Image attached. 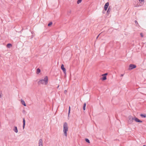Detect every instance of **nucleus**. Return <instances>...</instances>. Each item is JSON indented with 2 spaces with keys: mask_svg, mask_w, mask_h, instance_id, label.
Listing matches in <instances>:
<instances>
[{
  "mask_svg": "<svg viewBox=\"0 0 146 146\" xmlns=\"http://www.w3.org/2000/svg\"><path fill=\"white\" fill-rule=\"evenodd\" d=\"M48 77L47 76L44 77V79L40 80L38 82V85L40 84L46 85L48 83Z\"/></svg>",
  "mask_w": 146,
  "mask_h": 146,
  "instance_id": "obj_1",
  "label": "nucleus"
},
{
  "mask_svg": "<svg viewBox=\"0 0 146 146\" xmlns=\"http://www.w3.org/2000/svg\"><path fill=\"white\" fill-rule=\"evenodd\" d=\"M68 130V127L67 123L66 122H65L63 125V132L64 135L66 137L67 136V132Z\"/></svg>",
  "mask_w": 146,
  "mask_h": 146,
  "instance_id": "obj_2",
  "label": "nucleus"
},
{
  "mask_svg": "<svg viewBox=\"0 0 146 146\" xmlns=\"http://www.w3.org/2000/svg\"><path fill=\"white\" fill-rule=\"evenodd\" d=\"M128 123L129 124H131L132 123L133 120H134V117H133L132 116L129 115L128 117Z\"/></svg>",
  "mask_w": 146,
  "mask_h": 146,
  "instance_id": "obj_3",
  "label": "nucleus"
},
{
  "mask_svg": "<svg viewBox=\"0 0 146 146\" xmlns=\"http://www.w3.org/2000/svg\"><path fill=\"white\" fill-rule=\"evenodd\" d=\"M136 67V66L134 64H130L129 65V70H132L133 68H135Z\"/></svg>",
  "mask_w": 146,
  "mask_h": 146,
  "instance_id": "obj_4",
  "label": "nucleus"
},
{
  "mask_svg": "<svg viewBox=\"0 0 146 146\" xmlns=\"http://www.w3.org/2000/svg\"><path fill=\"white\" fill-rule=\"evenodd\" d=\"M61 69L62 70L64 73L66 74V70L65 68H64V65L63 64H62L61 66Z\"/></svg>",
  "mask_w": 146,
  "mask_h": 146,
  "instance_id": "obj_5",
  "label": "nucleus"
},
{
  "mask_svg": "<svg viewBox=\"0 0 146 146\" xmlns=\"http://www.w3.org/2000/svg\"><path fill=\"white\" fill-rule=\"evenodd\" d=\"M38 146H43V142L42 139H40L39 141Z\"/></svg>",
  "mask_w": 146,
  "mask_h": 146,
  "instance_id": "obj_6",
  "label": "nucleus"
},
{
  "mask_svg": "<svg viewBox=\"0 0 146 146\" xmlns=\"http://www.w3.org/2000/svg\"><path fill=\"white\" fill-rule=\"evenodd\" d=\"M109 5V3L108 2H107L106 3L104 6V10L105 11H106Z\"/></svg>",
  "mask_w": 146,
  "mask_h": 146,
  "instance_id": "obj_7",
  "label": "nucleus"
},
{
  "mask_svg": "<svg viewBox=\"0 0 146 146\" xmlns=\"http://www.w3.org/2000/svg\"><path fill=\"white\" fill-rule=\"evenodd\" d=\"M134 120L136 122L141 123L142 122V121L140 120L137 118H136L135 117H134Z\"/></svg>",
  "mask_w": 146,
  "mask_h": 146,
  "instance_id": "obj_8",
  "label": "nucleus"
},
{
  "mask_svg": "<svg viewBox=\"0 0 146 146\" xmlns=\"http://www.w3.org/2000/svg\"><path fill=\"white\" fill-rule=\"evenodd\" d=\"M21 104L23 105L24 106H26V104L25 102V101L22 99H21Z\"/></svg>",
  "mask_w": 146,
  "mask_h": 146,
  "instance_id": "obj_9",
  "label": "nucleus"
},
{
  "mask_svg": "<svg viewBox=\"0 0 146 146\" xmlns=\"http://www.w3.org/2000/svg\"><path fill=\"white\" fill-rule=\"evenodd\" d=\"M13 131L16 133H17L18 132L17 127L16 126H15L13 129Z\"/></svg>",
  "mask_w": 146,
  "mask_h": 146,
  "instance_id": "obj_10",
  "label": "nucleus"
},
{
  "mask_svg": "<svg viewBox=\"0 0 146 146\" xmlns=\"http://www.w3.org/2000/svg\"><path fill=\"white\" fill-rule=\"evenodd\" d=\"M111 7L110 6H109L108 9L107 11V13H109L111 11Z\"/></svg>",
  "mask_w": 146,
  "mask_h": 146,
  "instance_id": "obj_11",
  "label": "nucleus"
},
{
  "mask_svg": "<svg viewBox=\"0 0 146 146\" xmlns=\"http://www.w3.org/2000/svg\"><path fill=\"white\" fill-rule=\"evenodd\" d=\"M23 128L24 129V128L25 127V119L24 118L23 119Z\"/></svg>",
  "mask_w": 146,
  "mask_h": 146,
  "instance_id": "obj_12",
  "label": "nucleus"
},
{
  "mask_svg": "<svg viewBox=\"0 0 146 146\" xmlns=\"http://www.w3.org/2000/svg\"><path fill=\"white\" fill-rule=\"evenodd\" d=\"M71 13V10H69L68 11L67 14L68 15H70Z\"/></svg>",
  "mask_w": 146,
  "mask_h": 146,
  "instance_id": "obj_13",
  "label": "nucleus"
},
{
  "mask_svg": "<svg viewBox=\"0 0 146 146\" xmlns=\"http://www.w3.org/2000/svg\"><path fill=\"white\" fill-rule=\"evenodd\" d=\"M7 46L8 48H10L12 46V44L10 43H9L7 44Z\"/></svg>",
  "mask_w": 146,
  "mask_h": 146,
  "instance_id": "obj_14",
  "label": "nucleus"
},
{
  "mask_svg": "<svg viewBox=\"0 0 146 146\" xmlns=\"http://www.w3.org/2000/svg\"><path fill=\"white\" fill-rule=\"evenodd\" d=\"M40 72V69L39 68L37 69L36 70V73L37 74H38Z\"/></svg>",
  "mask_w": 146,
  "mask_h": 146,
  "instance_id": "obj_15",
  "label": "nucleus"
},
{
  "mask_svg": "<svg viewBox=\"0 0 146 146\" xmlns=\"http://www.w3.org/2000/svg\"><path fill=\"white\" fill-rule=\"evenodd\" d=\"M144 0H139V1L140 3L142 4H143L144 3Z\"/></svg>",
  "mask_w": 146,
  "mask_h": 146,
  "instance_id": "obj_16",
  "label": "nucleus"
},
{
  "mask_svg": "<svg viewBox=\"0 0 146 146\" xmlns=\"http://www.w3.org/2000/svg\"><path fill=\"white\" fill-rule=\"evenodd\" d=\"M103 77L102 79L103 80H105L106 79V76H102Z\"/></svg>",
  "mask_w": 146,
  "mask_h": 146,
  "instance_id": "obj_17",
  "label": "nucleus"
},
{
  "mask_svg": "<svg viewBox=\"0 0 146 146\" xmlns=\"http://www.w3.org/2000/svg\"><path fill=\"white\" fill-rule=\"evenodd\" d=\"M140 116L141 117H142L145 118L146 117V115L145 114H141L140 115Z\"/></svg>",
  "mask_w": 146,
  "mask_h": 146,
  "instance_id": "obj_18",
  "label": "nucleus"
},
{
  "mask_svg": "<svg viewBox=\"0 0 146 146\" xmlns=\"http://www.w3.org/2000/svg\"><path fill=\"white\" fill-rule=\"evenodd\" d=\"M85 141L87 142L88 143H90L89 140L88 139L86 138L85 139Z\"/></svg>",
  "mask_w": 146,
  "mask_h": 146,
  "instance_id": "obj_19",
  "label": "nucleus"
},
{
  "mask_svg": "<svg viewBox=\"0 0 146 146\" xmlns=\"http://www.w3.org/2000/svg\"><path fill=\"white\" fill-rule=\"evenodd\" d=\"M82 0H78L77 1V3L78 4H79L82 1Z\"/></svg>",
  "mask_w": 146,
  "mask_h": 146,
  "instance_id": "obj_20",
  "label": "nucleus"
},
{
  "mask_svg": "<svg viewBox=\"0 0 146 146\" xmlns=\"http://www.w3.org/2000/svg\"><path fill=\"white\" fill-rule=\"evenodd\" d=\"M52 22H50L48 24V26H50V25H51L52 24Z\"/></svg>",
  "mask_w": 146,
  "mask_h": 146,
  "instance_id": "obj_21",
  "label": "nucleus"
},
{
  "mask_svg": "<svg viewBox=\"0 0 146 146\" xmlns=\"http://www.w3.org/2000/svg\"><path fill=\"white\" fill-rule=\"evenodd\" d=\"M140 35H141V37H143V33H141L140 34Z\"/></svg>",
  "mask_w": 146,
  "mask_h": 146,
  "instance_id": "obj_22",
  "label": "nucleus"
},
{
  "mask_svg": "<svg viewBox=\"0 0 146 146\" xmlns=\"http://www.w3.org/2000/svg\"><path fill=\"white\" fill-rule=\"evenodd\" d=\"M108 74L107 73H105L104 74H103L102 75V76H106Z\"/></svg>",
  "mask_w": 146,
  "mask_h": 146,
  "instance_id": "obj_23",
  "label": "nucleus"
},
{
  "mask_svg": "<svg viewBox=\"0 0 146 146\" xmlns=\"http://www.w3.org/2000/svg\"><path fill=\"white\" fill-rule=\"evenodd\" d=\"M83 109L84 110H85V109H86V107L84 106H83Z\"/></svg>",
  "mask_w": 146,
  "mask_h": 146,
  "instance_id": "obj_24",
  "label": "nucleus"
},
{
  "mask_svg": "<svg viewBox=\"0 0 146 146\" xmlns=\"http://www.w3.org/2000/svg\"><path fill=\"white\" fill-rule=\"evenodd\" d=\"M102 33H100V34H99L98 36H97V37L96 38V39H97L98 38L99 36V35H100Z\"/></svg>",
  "mask_w": 146,
  "mask_h": 146,
  "instance_id": "obj_25",
  "label": "nucleus"
},
{
  "mask_svg": "<svg viewBox=\"0 0 146 146\" xmlns=\"http://www.w3.org/2000/svg\"><path fill=\"white\" fill-rule=\"evenodd\" d=\"M135 24L138 25V23L137 21H135Z\"/></svg>",
  "mask_w": 146,
  "mask_h": 146,
  "instance_id": "obj_26",
  "label": "nucleus"
},
{
  "mask_svg": "<svg viewBox=\"0 0 146 146\" xmlns=\"http://www.w3.org/2000/svg\"><path fill=\"white\" fill-rule=\"evenodd\" d=\"M67 90H65L64 91V93H65V94H66L67 93Z\"/></svg>",
  "mask_w": 146,
  "mask_h": 146,
  "instance_id": "obj_27",
  "label": "nucleus"
},
{
  "mask_svg": "<svg viewBox=\"0 0 146 146\" xmlns=\"http://www.w3.org/2000/svg\"><path fill=\"white\" fill-rule=\"evenodd\" d=\"M86 103H84V104L83 106H84L86 107Z\"/></svg>",
  "mask_w": 146,
  "mask_h": 146,
  "instance_id": "obj_28",
  "label": "nucleus"
},
{
  "mask_svg": "<svg viewBox=\"0 0 146 146\" xmlns=\"http://www.w3.org/2000/svg\"><path fill=\"white\" fill-rule=\"evenodd\" d=\"M70 106L69 108V111H70Z\"/></svg>",
  "mask_w": 146,
  "mask_h": 146,
  "instance_id": "obj_29",
  "label": "nucleus"
},
{
  "mask_svg": "<svg viewBox=\"0 0 146 146\" xmlns=\"http://www.w3.org/2000/svg\"><path fill=\"white\" fill-rule=\"evenodd\" d=\"M70 111H68V116H69V115L70 114Z\"/></svg>",
  "mask_w": 146,
  "mask_h": 146,
  "instance_id": "obj_30",
  "label": "nucleus"
},
{
  "mask_svg": "<svg viewBox=\"0 0 146 146\" xmlns=\"http://www.w3.org/2000/svg\"><path fill=\"white\" fill-rule=\"evenodd\" d=\"M2 97V96L1 94H0V98H1Z\"/></svg>",
  "mask_w": 146,
  "mask_h": 146,
  "instance_id": "obj_31",
  "label": "nucleus"
},
{
  "mask_svg": "<svg viewBox=\"0 0 146 146\" xmlns=\"http://www.w3.org/2000/svg\"><path fill=\"white\" fill-rule=\"evenodd\" d=\"M121 76H123V74H121Z\"/></svg>",
  "mask_w": 146,
  "mask_h": 146,
  "instance_id": "obj_32",
  "label": "nucleus"
},
{
  "mask_svg": "<svg viewBox=\"0 0 146 146\" xmlns=\"http://www.w3.org/2000/svg\"><path fill=\"white\" fill-rule=\"evenodd\" d=\"M59 86H57V88H59Z\"/></svg>",
  "mask_w": 146,
  "mask_h": 146,
  "instance_id": "obj_33",
  "label": "nucleus"
},
{
  "mask_svg": "<svg viewBox=\"0 0 146 146\" xmlns=\"http://www.w3.org/2000/svg\"><path fill=\"white\" fill-rule=\"evenodd\" d=\"M143 146H146L145 145H143Z\"/></svg>",
  "mask_w": 146,
  "mask_h": 146,
  "instance_id": "obj_34",
  "label": "nucleus"
}]
</instances>
